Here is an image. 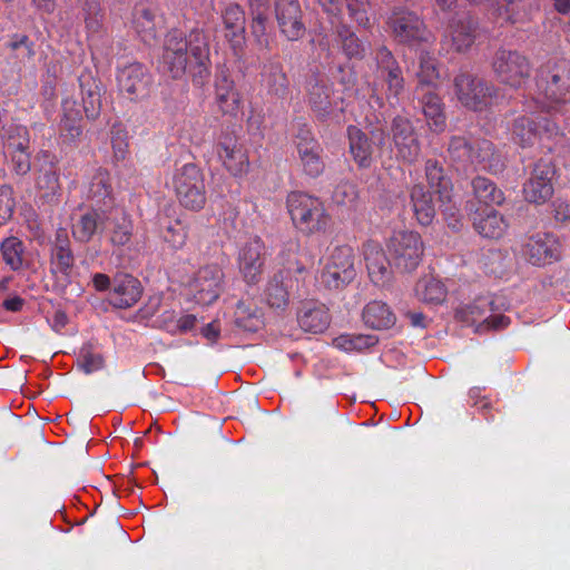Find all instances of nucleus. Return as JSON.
I'll return each instance as SVG.
<instances>
[{
  "mask_svg": "<svg viewBox=\"0 0 570 570\" xmlns=\"http://www.w3.org/2000/svg\"><path fill=\"white\" fill-rule=\"evenodd\" d=\"M209 49L204 35L191 32L188 39L181 38L177 32L168 33L161 57V68L173 78L183 76L187 67L194 77L208 76Z\"/></svg>",
  "mask_w": 570,
  "mask_h": 570,
  "instance_id": "f257e3e1",
  "label": "nucleus"
},
{
  "mask_svg": "<svg viewBox=\"0 0 570 570\" xmlns=\"http://www.w3.org/2000/svg\"><path fill=\"white\" fill-rule=\"evenodd\" d=\"M286 207L294 227L305 235L325 233L332 225V217L318 197L292 191L286 198Z\"/></svg>",
  "mask_w": 570,
  "mask_h": 570,
  "instance_id": "f03ea898",
  "label": "nucleus"
},
{
  "mask_svg": "<svg viewBox=\"0 0 570 570\" xmlns=\"http://www.w3.org/2000/svg\"><path fill=\"white\" fill-rule=\"evenodd\" d=\"M178 203L187 210L199 212L207 202L204 174L194 164L177 168L168 183Z\"/></svg>",
  "mask_w": 570,
  "mask_h": 570,
  "instance_id": "7ed1b4c3",
  "label": "nucleus"
},
{
  "mask_svg": "<svg viewBox=\"0 0 570 570\" xmlns=\"http://www.w3.org/2000/svg\"><path fill=\"white\" fill-rule=\"evenodd\" d=\"M356 255L351 246H336L325 257L322 273L323 283L331 288H340L356 276Z\"/></svg>",
  "mask_w": 570,
  "mask_h": 570,
  "instance_id": "20e7f679",
  "label": "nucleus"
},
{
  "mask_svg": "<svg viewBox=\"0 0 570 570\" xmlns=\"http://www.w3.org/2000/svg\"><path fill=\"white\" fill-rule=\"evenodd\" d=\"M449 151L454 160L473 166L474 168L495 170L499 165V157L493 144L489 140L469 144L462 137L451 140Z\"/></svg>",
  "mask_w": 570,
  "mask_h": 570,
  "instance_id": "39448f33",
  "label": "nucleus"
},
{
  "mask_svg": "<svg viewBox=\"0 0 570 570\" xmlns=\"http://www.w3.org/2000/svg\"><path fill=\"white\" fill-rule=\"evenodd\" d=\"M389 254L396 268L410 272L421 262L424 247L421 236L416 232H396L387 244Z\"/></svg>",
  "mask_w": 570,
  "mask_h": 570,
  "instance_id": "423d86ee",
  "label": "nucleus"
},
{
  "mask_svg": "<svg viewBox=\"0 0 570 570\" xmlns=\"http://www.w3.org/2000/svg\"><path fill=\"white\" fill-rule=\"evenodd\" d=\"M538 94L533 97L537 109L542 111H559L570 104V70L551 76V79L538 81Z\"/></svg>",
  "mask_w": 570,
  "mask_h": 570,
  "instance_id": "0eeeda50",
  "label": "nucleus"
},
{
  "mask_svg": "<svg viewBox=\"0 0 570 570\" xmlns=\"http://www.w3.org/2000/svg\"><path fill=\"white\" fill-rule=\"evenodd\" d=\"M188 287L197 304L210 305L224 289V272L218 265H206L198 269Z\"/></svg>",
  "mask_w": 570,
  "mask_h": 570,
  "instance_id": "6e6552de",
  "label": "nucleus"
},
{
  "mask_svg": "<svg viewBox=\"0 0 570 570\" xmlns=\"http://www.w3.org/2000/svg\"><path fill=\"white\" fill-rule=\"evenodd\" d=\"M525 259L534 266H546L559 261L562 245L557 236L550 233H535L523 245Z\"/></svg>",
  "mask_w": 570,
  "mask_h": 570,
  "instance_id": "1a4fd4ad",
  "label": "nucleus"
},
{
  "mask_svg": "<svg viewBox=\"0 0 570 570\" xmlns=\"http://www.w3.org/2000/svg\"><path fill=\"white\" fill-rule=\"evenodd\" d=\"M493 69L499 80L512 88L522 86L529 77L528 60L512 51H499L493 61Z\"/></svg>",
  "mask_w": 570,
  "mask_h": 570,
  "instance_id": "9d476101",
  "label": "nucleus"
},
{
  "mask_svg": "<svg viewBox=\"0 0 570 570\" xmlns=\"http://www.w3.org/2000/svg\"><path fill=\"white\" fill-rule=\"evenodd\" d=\"M265 254L264 242L258 237L248 240L239 249L238 268L247 284H255L261 279L264 272Z\"/></svg>",
  "mask_w": 570,
  "mask_h": 570,
  "instance_id": "9b49d317",
  "label": "nucleus"
},
{
  "mask_svg": "<svg viewBox=\"0 0 570 570\" xmlns=\"http://www.w3.org/2000/svg\"><path fill=\"white\" fill-rule=\"evenodd\" d=\"M215 150L223 166L233 176H242L247 171L248 157L234 134H222Z\"/></svg>",
  "mask_w": 570,
  "mask_h": 570,
  "instance_id": "f8f14e48",
  "label": "nucleus"
},
{
  "mask_svg": "<svg viewBox=\"0 0 570 570\" xmlns=\"http://www.w3.org/2000/svg\"><path fill=\"white\" fill-rule=\"evenodd\" d=\"M489 303L487 299H478L459 311V317L475 326L476 332L487 330L504 328L509 324V318L502 314H490Z\"/></svg>",
  "mask_w": 570,
  "mask_h": 570,
  "instance_id": "ddd939ff",
  "label": "nucleus"
},
{
  "mask_svg": "<svg viewBox=\"0 0 570 570\" xmlns=\"http://www.w3.org/2000/svg\"><path fill=\"white\" fill-rule=\"evenodd\" d=\"M390 26L400 42L414 43L428 39L423 21L414 12L402 9L394 11L390 18Z\"/></svg>",
  "mask_w": 570,
  "mask_h": 570,
  "instance_id": "4468645a",
  "label": "nucleus"
},
{
  "mask_svg": "<svg viewBox=\"0 0 570 570\" xmlns=\"http://www.w3.org/2000/svg\"><path fill=\"white\" fill-rule=\"evenodd\" d=\"M554 168L549 163H538L528 183L524 185V198L534 204H543L553 194L552 178Z\"/></svg>",
  "mask_w": 570,
  "mask_h": 570,
  "instance_id": "2eb2a0df",
  "label": "nucleus"
},
{
  "mask_svg": "<svg viewBox=\"0 0 570 570\" xmlns=\"http://www.w3.org/2000/svg\"><path fill=\"white\" fill-rule=\"evenodd\" d=\"M455 90L458 99L465 107L473 110H482L492 100L490 89L482 81L468 75H461L455 78Z\"/></svg>",
  "mask_w": 570,
  "mask_h": 570,
  "instance_id": "dca6fc26",
  "label": "nucleus"
},
{
  "mask_svg": "<svg viewBox=\"0 0 570 570\" xmlns=\"http://www.w3.org/2000/svg\"><path fill=\"white\" fill-rule=\"evenodd\" d=\"M308 104L321 120L338 118L340 112L343 110L341 97L334 96L332 89L321 82L309 86Z\"/></svg>",
  "mask_w": 570,
  "mask_h": 570,
  "instance_id": "f3484780",
  "label": "nucleus"
},
{
  "mask_svg": "<svg viewBox=\"0 0 570 570\" xmlns=\"http://www.w3.org/2000/svg\"><path fill=\"white\" fill-rule=\"evenodd\" d=\"M392 132L396 156L405 163H413L420 155V144L411 122L406 118L396 117Z\"/></svg>",
  "mask_w": 570,
  "mask_h": 570,
  "instance_id": "a211bd4d",
  "label": "nucleus"
},
{
  "mask_svg": "<svg viewBox=\"0 0 570 570\" xmlns=\"http://www.w3.org/2000/svg\"><path fill=\"white\" fill-rule=\"evenodd\" d=\"M276 18L282 33L291 41L301 39L305 33L302 11L297 0H278Z\"/></svg>",
  "mask_w": 570,
  "mask_h": 570,
  "instance_id": "6ab92c4d",
  "label": "nucleus"
},
{
  "mask_svg": "<svg viewBox=\"0 0 570 570\" xmlns=\"http://www.w3.org/2000/svg\"><path fill=\"white\" fill-rule=\"evenodd\" d=\"M365 265L371 281L377 286H386L392 279L390 263L382 247L368 242L363 246Z\"/></svg>",
  "mask_w": 570,
  "mask_h": 570,
  "instance_id": "aec40b11",
  "label": "nucleus"
},
{
  "mask_svg": "<svg viewBox=\"0 0 570 570\" xmlns=\"http://www.w3.org/2000/svg\"><path fill=\"white\" fill-rule=\"evenodd\" d=\"M556 128L547 117L521 116L512 126V139L522 147L534 144L541 130L552 131Z\"/></svg>",
  "mask_w": 570,
  "mask_h": 570,
  "instance_id": "412c9836",
  "label": "nucleus"
},
{
  "mask_svg": "<svg viewBox=\"0 0 570 570\" xmlns=\"http://www.w3.org/2000/svg\"><path fill=\"white\" fill-rule=\"evenodd\" d=\"M140 282L131 275H119L114 281V287L109 295L110 303L118 308H129L141 297Z\"/></svg>",
  "mask_w": 570,
  "mask_h": 570,
  "instance_id": "4be33fe9",
  "label": "nucleus"
},
{
  "mask_svg": "<svg viewBox=\"0 0 570 570\" xmlns=\"http://www.w3.org/2000/svg\"><path fill=\"white\" fill-rule=\"evenodd\" d=\"M148 82V73L139 63L129 65L118 73V86L130 99L145 95Z\"/></svg>",
  "mask_w": 570,
  "mask_h": 570,
  "instance_id": "5701e85b",
  "label": "nucleus"
},
{
  "mask_svg": "<svg viewBox=\"0 0 570 570\" xmlns=\"http://www.w3.org/2000/svg\"><path fill=\"white\" fill-rule=\"evenodd\" d=\"M226 28V38L229 40L233 50L237 53L242 51L245 43V17L237 4L228 6L223 14Z\"/></svg>",
  "mask_w": 570,
  "mask_h": 570,
  "instance_id": "b1692460",
  "label": "nucleus"
},
{
  "mask_svg": "<svg viewBox=\"0 0 570 570\" xmlns=\"http://www.w3.org/2000/svg\"><path fill=\"white\" fill-rule=\"evenodd\" d=\"M16 130L17 137H8L6 151L11 156V161L17 174L23 175L30 169V157L27 151L29 140L27 138L26 128L18 127Z\"/></svg>",
  "mask_w": 570,
  "mask_h": 570,
  "instance_id": "393cba45",
  "label": "nucleus"
},
{
  "mask_svg": "<svg viewBox=\"0 0 570 570\" xmlns=\"http://www.w3.org/2000/svg\"><path fill=\"white\" fill-rule=\"evenodd\" d=\"M362 318L367 327L383 331L393 327L396 316L390 306L382 301H372L365 305Z\"/></svg>",
  "mask_w": 570,
  "mask_h": 570,
  "instance_id": "a878e982",
  "label": "nucleus"
},
{
  "mask_svg": "<svg viewBox=\"0 0 570 570\" xmlns=\"http://www.w3.org/2000/svg\"><path fill=\"white\" fill-rule=\"evenodd\" d=\"M301 165L306 175L317 177L324 170V163L321 157V147L314 139H302L297 144Z\"/></svg>",
  "mask_w": 570,
  "mask_h": 570,
  "instance_id": "bb28decb",
  "label": "nucleus"
},
{
  "mask_svg": "<svg viewBox=\"0 0 570 570\" xmlns=\"http://www.w3.org/2000/svg\"><path fill=\"white\" fill-rule=\"evenodd\" d=\"M73 254L70 249L66 232L62 229L57 234V244L51 252V271L68 277L73 267Z\"/></svg>",
  "mask_w": 570,
  "mask_h": 570,
  "instance_id": "cd10ccee",
  "label": "nucleus"
},
{
  "mask_svg": "<svg viewBox=\"0 0 570 570\" xmlns=\"http://www.w3.org/2000/svg\"><path fill=\"white\" fill-rule=\"evenodd\" d=\"M473 226L481 236L487 238H500L508 228L503 216L494 209L476 214L473 218Z\"/></svg>",
  "mask_w": 570,
  "mask_h": 570,
  "instance_id": "c85d7f7f",
  "label": "nucleus"
},
{
  "mask_svg": "<svg viewBox=\"0 0 570 570\" xmlns=\"http://www.w3.org/2000/svg\"><path fill=\"white\" fill-rule=\"evenodd\" d=\"M350 154L360 167H368L372 160V145L366 135L356 127H348Z\"/></svg>",
  "mask_w": 570,
  "mask_h": 570,
  "instance_id": "c756f323",
  "label": "nucleus"
},
{
  "mask_svg": "<svg viewBox=\"0 0 570 570\" xmlns=\"http://www.w3.org/2000/svg\"><path fill=\"white\" fill-rule=\"evenodd\" d=\"M415 296L426 304H442L448 296L444 284L433 277L424 276L415 285Z\"/></svg>",
  "mask_w": 570,
  "mask_h": 570,
  "instance_id": "7c9ffc66",
  "label": "nucleus"
},
{
  "mask_svg": "<svg viewBox=\"0 0 570 570\" xmlns=\"http://www.w3.org/2000/svg\"><path fill=\"white\" fill-rule=\"evenodd\" d=\"M298 323L306 332L321 333L330 323L328 312L323 305L307 304L298 315Z\"/></svg>",
  "mask_w": 570,
  "mask_h": 570,
  "instance_id": "2f4dec72",
  "label": "nucleus"
},
{
  "mask_svg": "<svg viewBox=\"0 0 570 570\" xmlns=\"http://www.w3.org/2000/svg\"><path fill=\"white\" fill-rule=\"evenodd\" d=\"M411 202L414 215L421 225H430L435 216L432 197L423 186L416 185L411 190Z\"/></svg>",
  "mask_w": 570,
  "mask_h": 570,
  "instance_id": "473e14b6",
  "label": "nucleus"
},
{
  "mask_svg": "<svg viewBox=\"0 0 570 570\" xmlns=\"http://www.w3.org/2000/svg\"><path fill=\"white\" fill-rule=\"evenodd\" d=\"M216 102L225 115H236L240 109V95L226 78L216 85Z\"/></svg>",
  "mask_w": 570,
  "mask_h": 570,
  "instance_id": "72a5a7b5",
  "label": "nucleus"
},
{
  "mask_svg": "<svg viewBox=\"0 0 570 570\" xmlns=\"http://www.w3.org/2000/svg\"><path fill=\"white\" fill-rule=\"evenodd\" d=\"M422 105L429 128L434 132H442L445 129V116L440 98L429 91L424 95Z\"/></svg>",
  "mask_w": 570,
  "mask_h": 570,
  "instance_id": "f704fd0d",
  "label": "nucleus"
},
{
  "mask_svg": "<svg viewBox=\"0 0 570 570\" xmlns=\"http://www.w3.org/2000/svg\"><path fill=\"white\" fill-rule=\"evenodd\" d=\"M475 198L485 206L501 205L504 202L502 190L484 177H476L472 181Z\"/></svg>",
  "mask_w": 570,
  "mask_h": 570,
  "instance_id": "c9c22d12",
  "label": "nucleus"
},
{
  "mask_svg": "<svg viewBox=\"0 0 570 570\" xmlns=\"http://www.w3.org/2000/svg\"><path fill=\"white\" fill-rule=\"evenodd\" d=\"M101 216L96 210L85 213L72 224V236L77 242L87 243L95 235Z\"/></svg>",
  "mask_w": 570,
  "mask_h": 570,
  "instance_id": "e433bc0d",
  "label": "nucleus"
},
{
  "mask_svg": "<svg viewBox=\"0 0 570 570\" xmlns=\"http://www.w3.org/2000/svg\"><path fill=\"white\" fill-rule=\"evenodd\" d=\"M0 250L3 262L11 271L22 268L24 262V245L22 240L14 236L8 237L1 243Z\"/></svg>",
  "mask_w": 570,
  "mask_h": 570,
  "instance_id": "4c0bfd02",
  "label": "nucleus"
},
{
  "mask_svg": "<svg viewBox=\"0 0 570 570\" xmlns=\"http://www.w3.org/2000/svg\"><path fill=\"white\" fill-rule=\"evenodd\" d=\"M377 342L379 340L374 335L344 334L334 340V345L345 352H361L376 345Z\"/></svg>",
  "mask_w": 570,
  "mask_h": 570,
  "instance_id": "58836bf2",
  "label": "nucleus"
},
{
  "mask_svg": "<svg viewBox=\"0 0 570 570\" xmlns=\"http://www.w3.org/2000/svg\"><path fill=\"white\" fill-rule=\"evenodd\" d=\"M154 19V13L147 8H137L134 12V29L145 42H149L156 37Z\"/></svg>",
  "mask_w": 570,
  "mask_h": 570,
  "instance_id": "ea45409f",
  "label": "nucleus"
},
{
  "mask_svg": "<svg viewBox=\"0 0 570 570\" xmlns=\"http://www.w3.org/2000/svg\"><path fill=\"white\" fill-rule=\"evenodd\" d=\"M381 59V62L384 65V68L387 69V88L392 96L396 97L401 90L403 89V78L401 76V70L393 60V57L390 51L386 49H382L377 56Z\"/></svg>",
  "mask_w": 570,
  "mask_h": 570,
  "instance_id": "a19ab883",
  "label": "nucleus"
},
{
  "mask_svg": "<svg viewBox=\"0 0 570 570\" xmlns=\"http://www.w3.org/2000/svg\"><path fill=\"white\" fill-rule=\"evenodd\" d=\"M116 224L110 233V242L115 246H125L130 242L132 235L131 220L122 212L111 213Z\"/></svg>",
  "mask_w": 570,
  "mask_h": 570,
  "instance_id": "79ce46f5",
  "label": "nucleus"
},
{
  "mask_svg": "<svg viewBox=\"0 0 570 570\" xmlns=\"http://www.w3.org/2000/svg\"><path fill=\"white\" fill-rule=\"evenodd\" d=\"M426 178L432 188H435L436 193L441 197L449 198L450 180L445 177L443 168L433 160H428L425 165Z\"/></svg>",
  "mask_w": 570,
  "mask_h": 570,
  "instance_id": "37998d69",
  "label": "nucleus"
},
{
  "mask_svg": "<svg viewBox=\"0 0 570 570\" xmlns=\"http://www.w3.org/2000/svg\"><path fill=\"white\" fill-rule=\"evenodd\" d=\"M456 51L468 49L473 42V33L470 23L456 22L449 26L448 36Z\"/></svg>",
  "mask_w": 570,
  "mask_h": 570,
  "instance_id": "c03bdc74",
  "label": "nucleus"
},
{
  "mask_svg": "<svg viewBox=\"0 0 570 570\" xmlns=\"http://www.w3.org/2000/svg\"><path fill=\"white\" fill-rule=\"evenodd\" d=\"M111 193L110 177L107 170L99 169L92 176L88 186V197L98 200L108 197Z\"/></svg>",
  "mask_w": 570,
  "mask_h": 570,
  "instance_id": "a18cd8bd",
  "label": "nucleus"
},
{
  "mask_svg": "<svg viewBox=\"0 0 570 570\" xmlns=\"http://www.w3.org/2000/svg\"><path fill=\"white\" fill-rule=\"evenodd\" d=\"M173 316V312H165L161 315V326L171 334L186 333L193 330L196 325L197 318L193 314H184L179 316L176 322H168V317Z\"/></svg>",
  "mask_w": 570,
  "mask_h": 570,
  "instance_id": "49530a36",
  "label": "nucleus"
},
{
  "mask_svg": "<svg viewBox=\"0 0 570 570\" xmlns=\"http://www.w3.org/2000/svg\"><path fill=\"white\" fill-rule=\"evenodd\" d=\"M267 302L272 307H284L288 302L287 285H284L277 276L268 284L266 289Z\"/></svg>",
  "mask_w": 570,
  "mask_h": 570,
  "instance_id": "de8ad7c7",
  "label": "nucleus"
},
{
  "mask_svg": "<svg viewBox=\"0 0 570 570\" xmlns=\"http://www.w3.org/2000/svg\"><path fill=\"white\" fill-rule=\"evenodd\" d=\"M163 239L174 249H180L187 239V230L178 220L168 225L163 232Z\"/></svg>",
  "mask_w": 570,
  "mask_h": 570,
  "instance_id": "09e8293b",
  "label": "nucleus"
},
{
  "mask_svg": "<svg viewBox=\"0 0 570 570\" xmlns=\"http://www.w3.org/2000/svg\"><path fill=\"white\" fill-rule=\"evenodd\" d=\"M85 23L87 31L91 35L98 33L101 30L102 12L96 1L88 3L86 9Z\"/></svg>",
  "mask_w": 570,
  "mask_h": 570,
  "instance_id": "8fccbe9b",
  "label": "nucleus"
},
{
  "mask_svg": "<svg viewBox=\"0 0 570 570\" xmlns=\"http://www.w3.org/2000/svg\"><path fill=\"white\" fill-rule=\"evenodd\" d=\"M438 70L434 60L429 55H422L420 57V70L417 78L421 83L432 85L438 79Z\"/></svg>",
  "mask_w": 570,
  "mask_h": 570,
  "instance_id": "3c124183",
  "label": "nucleus"
},
{
  "mask_svg": "<svg viewBox=\"0 0 570 570\" xmlns=\"http://www.w3.org/2000/svg\"><path fill=\"white\" fill-rule=\"evenodd\" d=\"M16 202L13 190L9 186L0 187V224L11 218Z\"/></svg>",
  "mask_w": 570,
  "mask_h": 570,
  "instance_id": "603ef678",
  "label": "nucleus"
},
{
  "mask_svg": "<svg viewBox=\"0 0 570 570\" xmlns=\"http://www.w3.org/2000/svg\"><path fill=\"white\" fill-rule=\"evenodd\" d=\"M63 122L67 129H77V122L81 119V112L77 102L72 99H65L62 102Z\"/></svg>",
  "mask_w": 570,
  "mask_h": 570,
  "instance_id": "864d4df0",
  "label": "nucleus"
},
{
  "mask_svg": "<svg viewBox=\"0 0 570 570\" xmlns=\"http://www.w3.org/2000/svg\"><path fill=\"white\" fill-rule=\"evenodd\" d=\"M81 370L89 374L98 371L104 365V360L100 354L91 353L89 351H82L78 360Z\"/></svg>",
  "mask_w": 570,
  "mask_h": 570,
  "instance_id": "5fc2aeb1",
  "label": "nucleus"
},
{
  "mask_svg": "<svg viewBox=\"0 0 570 570\" xmlns=\"http://www.w3.org/2000/svg\"><path fill=\"white\" fill-rule=\"evenodd\" d=\"M346 6L350 16L361 26H366L368 22L367 18V2L366 0H346Z\"/></svg>",
  "mask_w": 570,
  "mask_h": 570,
  "instance_id": "6e6d98bb",
  "label": "nucleus"
},
{
  "mask_svg": "<svg viewBox=\"0 0 570 570\" xmlns=\"http://www.w3.org/2000/svg\"><path fill=\"white\" fill-rule=\"evenodd\" d=\"M37 186L45 195L55 194L59 186L58 175L53 170H47L37 179Z\"/></svg>",
  "mask_w": 570,
  "mask_h": 570,
  "instance_id": "4d7b16f0",
  "label": "nucleus"
},
{
  "mask_svg": "<svg viewBox=\"0 0 570 570\" xmlns=\"http://www.w3.org/2000/svg\"><path fill=\"white\" fill-rule=\"evenodd\" d=\"M342 48L345 55L350 58L361 57L364 51V48L360 40L353 33H347L345 36L342 35Z\"/></svg>",
  "mask_w": 570,
  "mask_h": 570,
  "instance_id": "13d9d810",
  "label": "nucleus"
},
{
  "mask_svg": "<svg viewBox=\"0 0 570 570\" xmlns=\"http://www.w3.org/2000/svg\"><path fill=\"white\" fill-rule=\"evenodd\" d=\"M100 109V96L97 90H88V98L83 100V110L89 118L98 115Z\"/></svg>",
  "mask_w": 570,
  "mask_h": 570,
  "instance_id": "bf43d9fd",
  "label": "nucleus"
},
{
  "mask_svg": "<svg viewBox=\"0 0 570 570\" xmlns=\"http://www.w3.org/2000/svg\"><path fill=\"white\" fill-rule=\"evenodd\" d=\"M356 198V189L351 184L338 185L334 191V199L340 204L352 203Z\"/></svg>",
  "mask_w": 570,
  "mask_h": 570,
  "instance_id": "052dcab7",
  "label": "nucleus"
},
{
  "mask_svg": "<svg viewBox=\"0 0 570 570\" xmlns=\"http://www.w3.org/2000/svg\"><path fill=\"white\" fill-rule=\"evenodd\" d=\"M265 23H266V19L261 14L255 17L253 19V23H252L253 35L256 37L257 41L261 45H267Z\"/></svg>",
  "mask_w": 570,
  "mask_h": 570,
  "instance_id": "680f3d73",
  "label": "nucleus"
},
{
  "mask_svg": "<svg viewBox=\"0 0 570 570\" xmlns=\"http://www.w3.org/2000/svg\"><path fill=\"white\" fill-rule=\"evenodd\" d=\"M114 156L117 160H122L128 154V144L118 135L111 139Z\"/></svg>",
  "mask_w": 570,
  "mask_h": 570,
  "instance_id": "e2e57ef3",
  "label": "nucleus"
},
{
  "mask_svg": "<svg viewBox=\"0 0 570 570\" xmlns=\"http://www.w3.org/2000/svg\"><path fill=\"white\" fill-rule=\"evenodd\" d=\"M219 325L216 322H212L207 324L205 327H203L202 333L203 335L212 343L216 342L219 337Z\"/></svg>",
  "mask_w": 570,
  "mask_h": 570,
  "instance_id": "0e129e2a",
  "label": "nucleus"
},
{
  "mask_svg": "<svg viewBox=\"0 0 570 570\" xmlns=\"http://www.w3.org/2000/svg\"><path fill=\"white\" fill-rule=\"evenodd\" d=\"M554 217L559 222L570 220V205L567 203H559L554 208Z\"/></svg>",
  "mask_w": 570,
  "mask_h": 570,
  "instance_id": "69168bd1",
  "label": "nucleus"
},
{
  "mask_svg": "<svg viewBox=\"0 0 570 570\" xmlns=\"http://www.w3.org/2000/svg\"><path fill=\"white\" fill-rule=\"evenodd\" d=\"M92 284L97 291H106L110 285V279L106 274L97 273L92 277Z\"/></svg>",
  "mask_w": 570,
  "mask_h": 570,
  "instance_id": "338daca9",
  "label": "nucleus"
},
{
  "mask_svg": "<svg viewBox=\"0 0 570 570\" xmlns=\"http://www.w3.org/2000/svg\"><path fill=\"white\" fill-rule=\"evenodd\" d=\"M406 316L413 326L425 327V316L422 313L410 312Z\"/></svg>",
  "mask_w": 570,
  "mask_h": 570,
  "instance_id": "774afa93",
  "label": "nucleus"
}]
</instances>
